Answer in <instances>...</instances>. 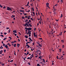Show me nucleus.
Wrapping results in <instances>:
<instances>
[{"instance_id":"f257e3e1","label":"nucleus","mask_w":66,"mask_h":66,"mask_svg":"<svg viewBox=\"0 0 66 66\" xmlns=\"http://www.w3.org/2000/svg\"><path fill=\"white\" fill-rule=\"evenodd\" d=\"M7 10H8V11H9V10H10V11L12 10V9H11V8H9V7H8L7 9Z\"/></svg>"},{"instance_id":"f03ea898","label":"nucleus","mask_w":66,"mask_h":66,"mask_svg":"<svg viewBox=\"0 0 66 66\" xmlns=\"http://www.w3.org/2000/svg\"><path fill=\"white\" fill-rule=\"evenodd\" d=\"M29 23H30V22L29 21H28L27 22H26V23L25 24V25H28Z\"/></svg>"},{"instance_id":"7ed1b4c3","label":"nucleus","mask_w":66,"mask_h":66,"mask_svg":"<svg viewBox=\"0 0 66 66\" xmlns=\"http://www.w3.org/2000/svg\"><path fill=\"white\" fill-rule=\"evenodd\" d=\"M32 28L30 27H28V30H31Z\"/></svg>"},{"instance_id":"20e7f679","label":"nucleus","mask_w":66,"mask_h":66,"mask_svg":"<svg viewBox=\"0 0 66 66\" xmlns=\"http://www.w3.org/2000/svg\"><path fill=\"white\" fill-rule=\"evenodd\" d=\"M4 47H5L6 48H7L9 47L7 46V45H5V46H4Z\"/></svg>"},{"instance_id":"39448f33","label":"nucleus","mask_w":66,"mask_h":66,"mask_svg":"<svg viewBox=\"0 0 66 66\" xmlns=\"http://www.w3.org/2000/svg\"><path fill=\"white\" fill-rule=\"evenodd\" d=\"M35 34H36V33L35 32H34V36H35V37H36V36H37Z\"/></svg>"},{"instance_id":"423d86ee","label":"nucleus","mask_w":66,"mask_h":66,"mask_svg":"<svg viewBox=\"0 0 66 66\" xmlns=\"http://www.w3.org/2000/svg\"><path fill=\"white\" fill-rule=\"evenodd\" d=\"M2 52H3V51L2 50H1L0 51V54H2Z\"/></svg>"},{"instance_id":"0eeeda50","label":"nucleus","mask_w":66,"mask_h":66,"mask_svg":"<svg viewBox=\"0 0 66 66\" xmlns=\"http://www.w3.org/2000/svg\"><path fill=\"white\" fill-rule=\"evenodd\" d=\"M13 33H17V31H16V30H13Z\"/></svg>"},{"instance_id":"6e6552de","label":"nucleus","mask_w":66,"mask_h":66,"mask_svg":"<svg viewBox=\"0 0 66 66\" xmlns=\"http://www.w3.org/2000/svg\"><path fill=\"white\" fill-rule=\"evenodd\" d=\"M15 15H12V16H11V18H14V17H15Z\"/></svg>"},{"instance_id":"1a4fd4ad","label":"nucleus","mask_w":66,"mask_h":66,"mask_svg":"<svg viewBox=\"0 0 66 66\" xmlns=\"http://www.w3.org/2000/svg\"><path fill=\"white\" fill-rule=\"evenodd\" d=\"M49 34H50V35L53 34V32H50L49 33Z\"/></svg>"},{"instance_id":"9d476101","label":"nucleus","mask_w":66,"mask_h":66,"mask_svg":"<svg viewBox=\"0 0 66 66\" xmlns=\"http://www.w3.org/2000/svg\"><path fill=\"white\" fill-rule=\"evenodd\" d=\"M29 2H28L27 4V5H26L25 6H28V5H29Z\"/></svg>"},{"instance_id":"9b49d317","label":"nucleus","mask_w":66,"mask_h":66,"mask_svg":"<svg viewBox=\"0 0 66 66\" xmlns=\"http://www.w3.org/2000/svg\"><path fill=\"white\" fill-rule=\"evenodd\" d=\"M25 37H26V38H28V37L27 35H26L24 36Z\"/></svg>"},{"instance_id":"f8f14e48","label":"nucleus","mask_w":66,"mask_h":66,"mask_svg":"<svg viewBox=\"0 0 66 66\" xmlns=\"http://www.w3.org/2000/svg\"><path fill=\"white\" fill-rule=\"evenodd\" d=\"M54 12V15H55H55L56 14V12L54 11L53 12Z\"/></svg>"},{"instance_id":"ddd939ff","label":"nucleus","mask_w":66,"mask_h":66,"mask_svg":"<svg viewBox=\"0 0 66 66\" xmlns=\"http://www.w3.org/2000/svg\"><path fill=\"white\" fill-rule=\"evenodd\" d=\"M26 32L27 34H28V32H27V31H28V29H26Z\"/></svg>"},{"instance_id":"4468645a","label":"nucleus","mask_w":66,"mask_h":66,"mask_svg":"<svg viewBox=\"0 0 66 66\" xmlns=\"http://www.w3.org/2000/svg\"><path fill=\"white\" fill-rule=\"evenodd\" d=\"M7 39V38H4V39H3V40H5L6 39Z\"/></svg>"},{"instance_id":"2eb2a0df","label":"nucleus","mask_w":66,"mask_h":66,"mask_svg":"<svg viewBox=\"0 0 66 66\" xmlns=\"http://www.w3.org/2000/svg\"><path fill=\"white\" fill-rule=\"evenodd\" d=\"M43 62H44V63H45V60L44 59L43 60Z\"/></svg>"},{"instance_id":"dca6fc26","label":"nucleus","mask_w":66,"mask_h":66,"mask_svg":"<svg viewBox=\"0 0 66 66\" xmlns=\"http://www.w3.org/2000/svg\"><path fill=\"white\" fill-rule=\"evenodd\" d=\"M28 34H30V35H31V33L28 32Z\"/></svg>"},{"instance_id":"f3484780","label":"nucleus","mask_w":66,"mask_h":66,"mask_svg":"<svg viewBox=\"0 0 66 66\" xmlns=\"http://www.w3.org/2000/svg\"><path fill=\"white\" fill-rule=\"evenodd\" d=\"M14 45L13 46L14 47H16V44H14Z\"/></svg>"},{"instance_id":"a211bd4d","label":"nucleus","mask_w":66,"mask_h":66,"mask_svg":"<svg viewBox=\"0 0 66 66\" xmlns=\"http://www.w3.org/2000/svg\"><path fill=\"white\" fill-rule=\"evenodd\" d=\"M39 46H40V47H42V45H41L39 43Z\"/></svg>"},{"instance_id":"6ab92c4d","label":"nucleus","mask_w":66,"mask_h":66,"mask_svg":"<svg viewBox=\"0 0 66 66\" xmlns=\"http://www.w3.org/2000/svg\"><path fill=\"white\" fill-rule=\"evenodd\" d=\"M4 53H5L6 52V50H4Z\"/></svg>"},{"instance_id":"aec40b11","label":"nucleus","mask_w":66,"mask_h":66,"mask_svg":"<svg viewBox=\"0 0 66 66\" xmlns=\"http://www.w3.org/2000/svg\"><path fill=\"white\" fill-rule=\"evenodd\" d=\"M1 37H4V36H3V35H1Z\"/></svg>"},{"instance_id":"412c9836","label":"nucleus","mask_w":66,"mask_h":66,"mask_svg":"<svg viewBox=\"0 0 66 66\" xmlns=\"http://www.w3.org/2000/svg\"><path fill=\"white\" fill-rule=\"evenodd\" d=\"M63 16V14H61V16H60V18H61Z\"/></svg>"},{"instance_id":"4be33fe9","label":"nucleus","mask_w":66,"mask_h":66,"mask_svg":"<svg viewBox=\"0 0 66 66\" xmlns=\"http://www.w3.org/2000/svg\"><path fill=\"white\" fill-rule=\"evenodd\" d=\"M22 19H25V18L24 16H22Z\"/></svg>"},{"instance_id":"5701e85b","label":"nucleus","mask_w":66,"mask_h":66,"mask_svg":"<svg viewBox=\"0 0 66 66\" xmlns=\"http://www.w3.org/2000/svg\"><path fill=\"white\" fill-rule=\"evenodd\" d=\"M49 5V3H46V5Z\"/></svg>"},{"instance_id":"b1692460","label":"nucleus","mask_w":66,"mask_h":66,"mask_svg":"<svg viewBox=\"0 0 66 66\" xmlns=\"http://www.w3.org/2000/svg\"><path fill=\"white\" fill-rule=\"evenodd\" d=\"M27 59H28V60H29V59H30V60H31V58H30V57H28V58H27Z\"/></svg>"},{"instance_id":"393cba45","label":"nucleus","mask_w":66,"mask_h":66,"mask_svg":"<svg viewBox=\"0 0 66 66\" xmlns=\"http://www.w3.org/2000/svg\"><path fill=\"white\" fill-rule=\"evenodd\" d=\"M28 32H30V33L31 32V31L30 30H28Z\"/></svg>"},{"instance_id":"a878e982","label":"nucleus","mask_w":66,"mask_h":66,"mask_svg":"<svg viewBox=\"0 0 66 66\" xmlns=\"http://www.w3.org/2000/svg\"><path fill=\"white\" fill-rule=\"evenodd\" d=\"M17 46H20V44H17Z\"/></svg>"},{"instance_id":"bb28decb","label":"nucleus","mask_w":66,"mask_h":66,"mask_svg":"<svg viewBox=\"0 0 66 66\" xmlns=\"http://www.w3.org/2000/svg\"><path fill=\"white\" fill-rule=\"evenodd\" d=\"M37 66H40V65L39 64H37Z\"/></svg>"},{"instance_id":"cd10ccee","label":"nucleus","mask_w":66,"mask_h":66,"mask_svg":"<svg viewBox=\"0 0 66 66\" xmlns=\"http://www.w3.org/2000/svg\"><path fill=\"white\" fill-rule=\"evenodd\" d=\"M28 21V20L27 19H26V21H25V22H27Z\"/></svg>"},{"instance_id":"c85d7f7f","label":"nucleus","mask_w":66,"mask_h":66,"mask_svg":"<svg viewBox=\"0 0 66 66\" xmlns=\"http://www.w3.org/2000/svg\"><path fill=\"white\" fill-rule=\"evenodd\" d=\"M40 52V53H39V55H40L41 54V52Z\"/></svg>"},{"instance_id":"c756f323","label":"nucleus","mask_w":66,"mask_h":66,"mask_svg":"<svg viewBox=\"0 0 66 66\" xmlns=\"http://www.w3.org/2000/svg\"><path fill=\"white\" fill-rule=\"evenodd\" d=\"M10 32H11V30H9V31H8L9 33H10Z\"/></svg>"},{"instance_id":"7c9ffc66","label":"nucleus","mask_w":66,"mask_h":66,"mask_svg":"<svg viewBox=\"0 0 66 66\" xmlns=\"http://www.w3.org/2000/svg\"><path fill=\"white\" fill-rule=\"evenodd\" d=\"M55 6H58V4H56L55 5Z\"/></svg>"},{"instance_id":"2f4dec72","label":"nucleus","mask_w":66,"mask_h":66,"mask_svg":"<svg viewBox=\"0 0 66 66\" xmlns=\"http://www.w3.org/2000/svg\"><path fill=\"white\" fill-rule=\"evenodd\" d=\"M32 10L34 12V8H32Z\"/></svg>"},{"instance_id":"473e14b6","label":"nucleus","mask_w":66,"mask_h":66,"mask_svg":"<svg viewBox=\"0 0 66 66\" xmlns=\"http://www.w3.org/2000/svg\"><path fill=\"white\" fill-rule=\"evenodd\" d=\"M4 34H5V35H6L7 34V33H6V32H4Z\"/></svg>"},{"instance_id":"72a5a7b5","label":"nucleus","mask_w":66,"mask_h":66,"mask_svg":"<svg viewBox=\"0 0 66 66\" xmlns=\"http://www.w3.org/2000/svg\"><path fill=\"white\" fill-rule=\"evenodd\" d=\"M10 29V28H9L7 27V28L6 29L8 30V29Z\"/></svg>"},{"instance_id":"f704fd0d","label":"nucleus","mask_w":66,"mask_h":66,"mask_svg":"<svg viewBox=\"0 0 66 66\" xmlns=\"http://www.w3.org/2000/svg\"><path fill=\"white\" fill-rule=\"evenodd\" d=\"M40 20H42V17L41 16L40 17Z\"/></svg>"},{"instance_id":"c9c22d12","label":"nucleus","mask_w":66,"mask_h":66,"mask_svg":"<svg viewBox=\"0 0 66 66\" xmlns=\"http://www.w3.org/2000/svg\"><path fill=\"white\" fill-rule=\"evenodd\" d=\"M0 7H2V6H1V5L0 4Z\"/></svg>"},{"instance_id":"e433bc0d","label":"nucleus","mask_w":66,"mask_h":66,"mask_svg":"<svg viewBox=\"0 0 66 66\" xmlns=\"http://www.w3.org/2000/svg\"><path fill=\"white\" fill-rule=\"evenodd\" d=\"M11 43H12V44H13L14 43V42H12Z\"/></svg>"},{"instance_id":"4c0bfd02","label":"nucleus","mask_w":66,"mask_h":66,"mask_svg":"<svg viewBox=\"0 0 66 66\" xmlns=\"http://www.w3.org/2000/svg\"><path fill=\"white\" fill-rule=\"evenodd\" d=\"M27 47H28L27 48H30V46H27Z\"/></svg>"},{"instance_id":"58836bf2","label":"nucleus","mask_w":66,"mask_h":66,"mask_svg":"<svg viewBox=\"0 0 66 66\" xmlns=\"http://www.w3.org/2000/svg\"><path fill=\"white\" fill-rule=\"evenodd\" d=\"M28 64H29V65H31V64H30V62L28 63Z\"/></svg>"},{"instance_id":"ea45409f","label":"nucleus","mask_w":66,"mask_h":66,"mask_svg":"<svg viewBox=\"0 0 66 66\" xmlns=\"http://www.w3.org/2000/svg\"><path fill=\"white\" fill-rule=\"evenodd\" d=\"M29 52L28 51V53H27V54L28 55V54H29Z\"/></svg>"},{"instance_id":"a19ab883","label":"nucleus","mask_w":66,"mask_h":66,"mask_svg":"<svg viewBox=\"0 0 66 66\" xmlns=\"http://www.w3.org/2000/svg\"><path fill=\"white\" fill-rule=\"evenodd\" d=\"M21 12H24V11H23V10H21Z\"/></svg>"},{"instance_id":"79ce46f5","label":"nucleus","mask_w":66,"mask_h":66,"mask_svg":"<svg viewBox=\"0 0 66 66\" xmlns=\"http://www.w3.org/2000/svg\"><path fill=\"white\" fill-rule=\"evenodd\" d=\"M38 51H39V52H40L41 51H40V50H38Z\"/></svg>"},{"instance_id":"37998d69","label":"nucleus","mask_w":66,"mask_h":66,"mask_svg":"<svg viewBox=\"0 0 66 66\" xmlns=\"http://www.w3.org/2000/svg\"><path fill=\"white\" fill-rule=\"evenodd\" d=\"M33 15H35V13H34V12H33Z\"/></svg>"},{"instance_id":"c03bdc74","label":"nucleus","mask_w":66,"mask_h":66,"mask_svg":"<svg viewBox=\"0 0 66 66\" xmlns=\"http://www.w3.org/2000/svg\"><path fill=\"white\" fill-rule=\"evenodd\" d=\"M24 26H25V27H26V28L27 27V26H27V25H24Z\"/></svg>"},{"instance_id":"a18cd8bd","label":"nucleus","mask_w":66,"mask_h":66,"mask_svg":"<svg viewBox=\"0 0 66 66\" xmlns=\"http://www.w3.org/2000/svg\"><path fill=\"white\" fill-rule=\"evenodd\" d=\"M24 28L25 29H27V30H28V28Z\"/></svg>"},{"instance_id":"49530a36","label":"nucleus","mask_w":66,"mask_h":66,"mask_svg":"<svg viewBox=\"0 0 66 66\" xmlns=\"http://www.w3.org/2000/svg\"><path fill=\"white\" fill-rule=\"evenodd\" d=\"M3 46H5V44H4L3 43Z\"/></svg>"},{"instance_id":"de8ad7c7","label":"nucleus","mask_w":66,"mask_h":66,"mask_svg":"<svg viewBox=\"0 0 66 66\" xmlns=\"http://www.w3.org/2000/svg\"><path fill=\"white\" fill-rule=\"evenodd\" d=\"M6 8V7L4 6V7H3V9H5Z\"/></svg>"},{"instance_id":"09e8293b","label":"nucleus","mask_w":66,"mask_h":66,"mask_svg":"<svg viewBox=\"0 0 66 66\" xmlns=\"http://www.w3.org/2000/svg\"><path fill=\"white\" fill-rule=\"evenodd\" d=\"M30 10H29V11H28V12H30Z\"/></svg>"},{"instance_id":"8fccbe9b","label":"nucleus","mask_w":66,"mask_h":66,"mask_svg":"<svg viewBox=\"0 0 66 66\" xmlns=\"http://www.w3.org/2000/svg\"><path fill=\"white\" fill-rule=\"evenodd\" d=\"M2 66H3V65L4 66V63H3V64H2Z\"/></svg>"},{"instance_id":"3c124183","label":"nucleus","mask_w":66,"mask_h":66,"mask_svg":"<svg viewBox=\"0 0 66 66\" xmlns=\"http://www.w3.org/2000/svg\"><path fill=\"white\" fill-rule=\"evenodd\" d=\"M30 27H32V26L31 25H30V26H29Z\"/></svg>"},{"instance_id":"603ef678","label":"nucleus","mask_w":66,"mask_h":66,"mask_svg":"<svg viewBox=\"0 0 66 66\" xmlns=\"http://www.w3.org/2000/svg\"><path fill=\"white\" fill-rule=\"evenodd\" d=\"M39 59H42V58H41V57H39Z\"/></svg>"},{"instance_id":"864d4df0","label":"nucleus","mask_w":66,"mask_h":66,"mask_svg":"<svg viewBox=\"0 0 66 66\" xmlns=\"http://www.w3.org/2000/svg\"><path fill=\"white\" fill-rule=\"evenodd\" d=\"M14 43H16V41L15 40H14Z\"/></svg>"},{"instance_id":"5fc2aeb1","label":"nucleus","mask_w":66,"mask_h":66,"mask_svg":"<svg viewBox=\"0 0 66 66\" xmlns=\"http://www.w3.org/2000/svg\"><path fill=\"white\" fill-rule=\"evenodd\" d=\"M16 37L18 38H19V37H18V36H16Z\"/></svg>"},{"instance_id":"6e6d98bb","label":"nucleus","mask_w":66,"mask_h":66,"mask_svg":"<svg viewBox=\"0 0 66 66\" xmlns=\"http://www.w3.org/2000/svg\"><path fill=\"white\" fill-rule=\"evenodd\" d=\"M14 54L15 55H16V54L15 53V51H14Z\"/></svg>"},{"instance_id":"4d7b16f0","label":"nucleus","mask_w":66,"mask_h":66,"mask_svg":"<svg viewBox=\"0 0 66 66\" xmlns=\"http://www.w3.org/2000/svg\"><path fill=\"white\" fill-rule=\"evenodd\" d=\"M28 18H29V17H31V16H28L27 17Z\"/></svg>"},{"instance_id":"13d9d810","label":"nucleus","mask_w":66,"mask_h":66,"mask_svg":"<svg viewBox=\"0 0 66 66\" xmlns=\"http://www.w3.org/2000/svg\"><path fill=\"white\" fill-rule=\"evenodd\" d=\"M34 29V31H36V28H35Z\"/></svg>"},{"instance_id":"bf43d9fd","label":"nucleus","mask_w":66,"mask_h":66,"mask_svg":"<svg viewBox=\"0 0 66 66\" xmlns=\"http://www.w3.org/2000/svg\"><path fill=\"white\" fill-rule=\"evenodd\" d=\"M23 14H24V15H27V14H26L25 13H23Z\"/></svg>"},{"instance_id":"052dcab7","label":"nucleus","mask_w":66,"mask_h":66,"mask_svg":"<svg viewBox=\"0 0 66 66\" xmlns=\"http://www.w3.org/2000/svg\"><path fill=\"white\" fill-rule=\"evenodd\" d=\"M2 45L1 47H0V49H1V48H2Z\"/></svg>"},{"instance_id":"680f3d73","label":"nucleus","mask_w":66,"mask_h":66,"mask_svg":"<svg viewBox=\"0 0 66 66\" xmlns=\"http://www.w3.org/2000/svg\"><path fill=\"white\" fill-rule=\"evenodd\" d=\"M27 43H28V44H30V42H27Z\"/></svg>"},{"instance_id":"e2e57ef3","label":"nucleus","mask_w":66,"mask_h":66,"mask_svg":"<svg viewBox=\"0 0 66 66\" xmlns=\"http://www.w3.org/2000/svg\"><path fill=\"white\" fill-rule=\"evenodd\" d=\"M66 32V31H64V33H65Z\"/></svg>"},{"instance_id":"0e129e2a","label":"nucleus","mask_w":66,"mask_h":66,"mask_svg":"<svg viewBox=\"0 0 66 66\" xmlns=\"http://www.w3.org/2000/svg\"><path fill=\"white\" fill-rule=\"evenodd\" d=\"M29 22H31V20H29Z\"/></svg>"},{"instance_id":"69168bd1","label":"nucleus","mask_w":66,"mask_h":66,"mask_svg":"<svg viewBox=\"0 0 66 66\" xmlns=\"http://www.w3.org/2000/svg\"><path fill=\"white\" fill-rule=\"evenodd\" d=\"M7 45H10V43H9Z\"/></svg>"},{"instance_id":"338daca9","label":"nucleus","mask_w":66,"mask_h":66,"mask_svg":"<svg viewBox=\"0 0 66 66\" xmlns=\"http://www.w3.org/2000/svg\"><path fill=\"white\" fill-rule=\"evenodd\" d=\"M18 42H20V39H18Z\"/></svg>"},{"instance_id":"774afa93","label":"nucleus","mask_w":66,"mask_h":66,"mask_svg":"<svg viewBox=\"0 0 66 66\" xmlns=\"http://www.w3.org/2000/svg\"><path fill=\"white\" fill-rule=\"evenodd\" d=\"M13 20H15V18H13Z\"/></svg>"}]
</instances>
